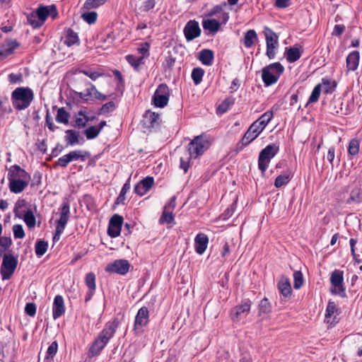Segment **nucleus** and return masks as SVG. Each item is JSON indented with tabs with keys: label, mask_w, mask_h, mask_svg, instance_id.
I'll return each mask as SVG.
<instances>
[{
	"label": "nucleus",
	"mask_w": 362,
	"mask_h": 362,
	"mask_svg": "<svg viewBox=\"0 0 362 362\" xmlns=\"http://www.w3.org/2000/svg\"><path fill=\"white\" fill-rule=\"evenodd\" d=\"M336 86L337 83L335 81H331L328 79H322V83L321 84V87H322L325 93L333 91Z\"/></svg>",
	"instance_id": "nucleus-50"
},
{
	"label": "nucleus",
	"mask_w": 362,
	"mask_h": 362,
	"mask_svg": "<svg viewBox=\"0 0 362 362\" xmlns=\"http://www.w3.org/2000/svg\"><path fill=\"white\" fill-rule=\"evenodd\" d=\"M321 90V84L317 85L312 91L309 98V103H315L318 100Z\"/></svg>",
	"instance_id": "nucleus-53"
},
{
	"label": "nucleus",
	"mask_w": 362,
	"mask_h": 362,
	"mask_svg": "<svg viewBox=\"0 0 362 362\" xmlns=\"http://www.w3.org/2000/svg\"><path fill=\"white\" fill-rule=\"evenodd\" d=\"M118 325L119 321L117 319H115L107 324L92 344V356L98 354L105 347L110 339L114 335Z\"/></svg>",
	"instance_id": "nucleus-3"
},
{
	"label": "nucleus",
	"mask_w": 362,
	"mask_h": 362,
	"mask_svg": "<svg viewBox=\"0 0 362 362\" xmlns=\"http://www.w3.org/2000/svg\"><path fill=\"white\" fill-rule=\"evenodd\" d=\"M42 174L39 171H35L33 173V178L30 182L31 187H38L41 184Z\"/></svg>",
	"instance_id": "nucleus-56"
},
{
	"label": "nucleus",
	"mask_w": 362,
	"mask_h": 362,
	"mask_svg": "<svg viewBox=\"0 0 362 362\" xmlns=\"http://www.w3.org/2000/svg\"><path fill=\"white\" fill-rule=\"evenodd\" d=\"M292 177V173L291 171L287 170L284 173L279 175L274 181V186L277 188L281 187L289 182Z\"/></svg>",
	"instance_id": "nucleus-35"
},
{
	"label": "nucleus",
	"mask_w": 362,
	"mask_h": 362,
	"mask_svg": "<svg viewBox=\"0 0 362 362\" xmlns=\"http://www.w3.org/2000/svg\"><path fill=\"white\" fill-rule=\"evenodd\" d=\"M92 98L100 101H104L107 99V95L105 93L99 92L93 86H92Z\"/></svg>",
	"instance_id": "nucleus-60"
},
{
	"label": "nucleus",
	"mask_w": 362,
	"mask_h": 362,
	"mask_svg": "<svg viewBox=\"0 0 362 362\" xmlns=\"http://www.w3.org/2000/svg\"><path fill=\"white\" fill-rule=\"evenodd\" d=\"M13 235L16 239H22L25 237V232L22 225L15 224L13 228Z\"/></svg>",
	"instance_id": "nucleus-51"
},
{
	"label": "nucleus",
	"mask_w": 362,
	"mask_h": 362,
	"mask_svg": "<svg viewBox=\"0 0 362 362\" xmlns=\"http://www.w3.org/2000/svg\"><path fill=\"white\" fill-rule=\"evenodd\" d=\"M226 6V3L222 4L216 5L214 6L208 13L206 14L208 17H212L220 14L218 17L222 23H226L229 19V14L227 12L223 11V7Z\"/></svg>",
	"instance_id": "nucleus-23"
},
{
	"label": "nucleus",
	"mask_w": 362,
	"mask_h": 362,
	"mask_svg": "<svg viewBox=\"0 0 362 362\" xmlns=\"http://www.w3.org/2000/svg\"><path fill=\"white\" fill-rule=\"evenodd\" d=\"M362 202V189L355 186L350 192L349 198L346 201V204H358Z\"/></svg>",
	"instance_id": "nucleus-30"
},
{
	"label": "nucleus",
	"mask_w": 362,
	"mask_h": 362,
	"mask_svg": "<svg viewBox=\"0 0 362 362\" xmlns=\"http://www.w3.org/2000/svg\"><path fill=\"white\" fill-rule=\"evenodd\" d=\"M359 151V141L356 139H353L350 141L348 148V152L351 156H355L358 153Z\"/></svg>",
	"instance_id": "nucleus-46"
},
{
	"label": "nucleus",
	"mask_w": 362,
	"mask_h": 362,
	"mask_svg": "<svg viewBox=\"0 0 362 362\" xmlns=\"http://www.w3.org/2000/svg\"><path fill=\"white\" fill-rule=\"evenodd\" d=\"M58 350V343L57 341H54L49 346L46 355L45 357V362H52L54 360V357L56 356Z\"/></svg>",
	"instance_id": "nucleus-38"
},
{
	"label": "nucleus",
	"mask_w": 362,
	"mask_h": 362,
	"mask_svg": "<svg viewBox=\"0 0 362 362\" xmlns=\"http://www.w3.org/2000/svg\"><path fill=\"white\" fill-rule=\"evenodd\" d=\"M209 238L204 233H199L194 239L195 251L199 255H202L208 245Z\"/></svg>",
	"instance_id": "nucleus-24"
},
{
	"label": "nucleus",
	"mask_w": 362,
	"mask_h": 362,
	"mask_svg": "<svg viewBox=\"0 0 362 362\" xmlns=\"http://www.w3.org/2000/svg\"><path fill=\"white\" fill-rule=\"evenodd\" d=\"M19 46L20 43L16 40H6L4 44L0 45V61L12 54Z\"/></svg>",
	"instance_id": "nucleus-17"
},
{
	"label": "nucleus",
	"mask_w": 362,
	"mask_h": 362,
	"mask_svg": "<svg viewBox=\"0 0 362 362\" xmlns=\"http://www.w3.org/2000/svg\"><path fill=\"white\" fill-rule=\"evenodd\" d=\"M273 117V112L272 111H267L264 112L258 119H257L255 122L262 129L264 130L268 123L271 121Z\"/></svg>",
	"instance_id": "nucleus-37"
},
{
	"label": "nucleus",
	"mask_w": 362,
	"mask_h": 362,
	"mask_svg": "<svg viewBox=\"0 0 362 362\" xmlns=\"http://www.w3.org/2000/svg\"><path fill=\"white\" fill-rule=\"evenodd\" d=\"M126 59L135 69H138L144 64V57H136L133 54L127 55Z\"/></svg>",
	"instance_id": "nucleus-43"
},
{
	"label": "nucleus",
	"mask_w": 362,
	"mask_h": 362,
	"mask_svg": "<svg viewBox=\"0 0 362 362\" xmlns=\"http://www.w3.org/2000/svg\"><path fill=\"white\" fill-rule=\"evenodd\" d=\"M27 22L36 29L40 28L45 22L48 16L53 20L58 18L59 13L55 4L49 6L40 5L35 11L30 13H25Z\"/></svg>",
	"instance_id": "nucleus-1"
},
{
	"label": "nucleus",
	"mask_w": 362,
	"mask_h": 362,
	"mask_svg": "<svg viewBox=\"0 0 362 362\" xmlns=\"http://www.w3.org/2000/svg\"><path fill=\"white\" fill-rule=\"evenodd\" d=\"M284 68L279 62L271 64L262 70V78L266 86H269L278 81Z\"/></svg>",
	"instance_id": "nucleus-4"
},
{
	"label": "nucleus",
	"mask_w": 362,
	"mask_h": 362,
	"mask_svg": "<svg viewBox=\"0 0 362 362\" xmlns=\"http://www.w3.org/2000/svg\"><path fill=\"white\" fill-rule=\"evenodd\" d=\"M199 59L206 66H209L214 60V52L211 49H204L199 52Z\"/></svg>",
	"instance_id": "nucleus-33"
},
{
	"label": "nucleus",
	"mask_w": 362,
	"mask_h": 362,
	"mask_svg": "<svg viewBox=\"0 0 362 362\" xmlns=\"http://www.w3.org/2000/svg\"><path fill=\"white\" fill-rule=\"evenodd\" d=\"M259 309L260 313H267L270 311V303L267 298L260 301Z\"/></svg>",
	"instance_id": "nucleus-59"
},
{
	"label": "nucleus",
	"mask_w": 362,
	"mask_h": 362,
	"mask_svg": "<svg viewBox=\"0 0 362 362\" xmlns=\"http://www.w3.org/2000/svg\"><path fill=\"white\" fill-rule=\"evenodd\" d=\"M23 220L29 228H33L36 224V218L31 209H28L25 212L23 215Z\"/></svg>",
	"instance_id": "nucleus-42"
},
{
	"label": "nucleus",
	"mask_w": 362,
	"mask_h": 362,
	"mask_svg": "<svg viewBox=\"0 0 362 362\" xmlns=\"http://www.w3.org/2000/svg\"><path fill=\"white\" fill-rule=\"evenodd\" d=\"M35 98L30 87H18L12 93L11 100L15 110L21 111L28 108Z\"/></svg>",
	"instance_id": "nucleus-2"
},
{
	"label": "nucleus",
	"mask_w": 362,
	"mask_h": 362,
	"mask_svg": "<svg viewBox=\"0 0 362 362\" xmlns=\"http://www.w3.org/2000/svg\"><path fill=\"white\" fill-rule=\"evenodd\" d=\"M278 151L279 147L276 144L268 145L262 150L259 156L258 166L262 173L266 171L271 159L275 156Z\"/></svg>",
	"instance_id": "nucleus-8"
},
{
	"label": "nucleus",
	"mask_w": 362,
	"mask_h": 362,
	"mask_svg": "<svg viewBox=\"0 0 362 362\" xmlns=\"http://www.w3.org/2000/svg\"><path fill=\"white\" fill-rule=\"evenodd\" d=\"M264 35L267 44V55L272 59L276 54L275 50L279 47V41L277 35L270 28H264Z\"/></svg>",
	"instance_id": "nucleus-9"
},
{
	"label": "nucleus",
	"mask_w": 362,
	"mask_h": 362,
	"mask_svg": "<svg viewBox=\"0 0 362 362\" xmlns=\"http://www.w3.org/2000/svg\"><path fill=\"white\" fill-rule=\"evenodd\" d=\"M183 32L187 41L189 42L199 37L202 30L197 21L190 20L185 25Z\"/></svg>",
	"instance_id": "nucleus-12"
},
{
	"label": "nucleus",
	"mask_w": 362,
	"mask_h": 362,
	"mask_svg": "<svg viewBox=\"0 0 362 362\" xmlns=\"http://www.w3.org/2000/svg\"><path fill=\"white\" fill-rule=\"evenodd\" d=\"M30 180L24 179H15L8 180V187L11 192L14 194H19L22 192L28 185Z\"/></svg>",
	"instance_id": "nucleus-21"
},
{
	"label": "nucleus",
	"mask_w": 362,
	"mask_h": 362,
	"mask_svg": "<svg viewBox=\"0 0 362 362\" xmlns=\"http://www.w3.org/2000/svg\"><path fill=\"white\" fill-rule=\"evenodd\" d=\"M69 113L64 107L59 108L56 115V121L59 123L67 124L69 123Z\"/></svg>",
	"instance_id": "nucleus-40"
},
{
	"label": "nucleus",
	"mask_w": 362,
	"mask_h": 362,
	"mask_svg": "<svg viewBox=\"0 0 362 362\" xmlns=\"http://www.w3.org/2000/svg\"><path fill=\"white\" fill-rule=\"evenodd\" d=\"M204 70L202 68H194L192 72V78L196 85H198L202 81Z\"/></svg>",
	"instance_id": "nucleus-45"
},
{
	"label": "nucleus",
	"mask_w": 362,
	"mask_h": 362,
	"mask_svg": "<svg viewBox=\"0 0 362 362\" xmlns=\"http://www.w3.org/2000/svg\"><path fill=\"white\" fill-rule=\"evenodd\" d=\"M78 13L81 18L90 25V0H86L83 6L79 9Z\"/></svg>",
	"instance_id": "nucleus-34"
},
{
	"label": "nucleus",
	"mask_w": 362,
	"mask_h": 362,
	"mask_svg": "<svg viewBox=\"0 0 362 362\" xmlns=\"http://www.w3.org/2000/svg\"><path fill=\"white\" fill-rule=\"evenodd\" d=\"M8 180L24 179L30 180V175L24 169L15 164L11 166L7 175Z\"/></svg>",
	"instance_id": "nucleus-18"
},
{
	"label": "nucleus",
	"mask_w": 362,
	"mask_h": 362,
	"mask_svg": "<svg viewBox=\"0 0 362 362\" xmlns=\"http://www.w3.org/2000/svg\"><path fill=\"white\" fill-rule=\"evenodd\" d=\"M278 288L284 297H288L291 295V286L289 279L286 276H281L280 279L278 282Z\"/></svg>",
	"instance_id": "nucleus-29"
},
{
	"label": "nucleus",
	"mask_w": 362,
	"mask_h": 362,
	"mask_svg": "<svg viewBox=\"0 0 362 362\" xmlns=\"http://www.w3.org/2000/svg\"><path fill=\"white\" fill-rule=\"evenodd\" d=\"M64 43L69 47L74 45H78L79 38L77 33L74 32L71 28H67L65 30Z\"/></svg>",
	"instance_id": "nucleus-31"
},
{
	"label": "nucleus",
	"mask_w": 362,
	"mask_h": 362,
	"mask_svg": "<svg viewBox=\"0 0 362 362\" xmlns=\"http://www.w3.org/2000/svg\"><path fill=\"white\" fill-rule=\"evenodd\" d=\"M89 119L90 118L87 115L86 112L85 111L80 110L77 114H76L75 119L71 122V125L78 128L84 127Z\"/></svg>",
	"instance_id": "nucleus-27"
},
{
	"label": "nucleus",
	"mask_w": 362,
	"mask_h": 362,
	"mask_svg": "<svg viewBox=\"0 0 362 362\" xmlns=\"http://www.w3.org/2000/svg\"><path fill=\"white\" fill-rule=\"evenodd\" d=\"M106 122L101 121L98 126H92V139L96 137L100 133V130L105 126Z\"/></svg>",
	"instance_id": "nucleus-63"
},
{
	"label": "nucleus",
	"mask_w": 362,
	"mask_h": 362,
	"mask_svg": "<svg viewBox=\"0 0 362 362\" xmlns=\"http://www.w3.org/2000/svg\"><path fill=\"white\" fill-rule=\"evenodd\" d=\"M71 162L69 154H66L62 157L59 158L56 163L57 165H59L62 168H66L68 164Z\"/></svg>",
	"instance_id": "nucleus-61"
},
{
	"label": "nucleus",
	"mask_w": 362,
	"mask_h": 362,
	"mask_svg": "<svg viewBox=\"0 0 362 362\" xmlns=\"http://www.w3.org/2000/svg\"><path fill=\"white\" fill-rule=\"evenodd\" d=\"M286 59L289 62H295L301 56L300 50L297 47H291L287 50Z\"/></svg>",
	"instance_id": "nucleus-41"
},
{
	"label": "nucleus",
	"mask_w": 362,
	"mask_h": 362,
	"mask_svg": "<svg viewBox=\"0 0 362 362\" xmlns=\"http://www.w3.org/2000/svg\"><path fill=\"white\" fill-rule=\"evenodd\" d=\"M202 27L204 30H209L212 34H215L220 30L221 23L215 18H209L203 20Z\"/></svg>",
	"instance_id": "nucleus-28"
},
{
	"label": "nucleus",
	"mask_w": 362,
	"mask_h": 362,
	"mask_svg": "<svg viewBox=\"0 0 362 362\" xmlns=\"http://www.w3.org/2000/svg\"><path fill=\"white\" fill-rule=\"evenodd\" d=\"M149 320L148 310L146 307L141 308L136 317L134 325V330L136 334H141L143 332V327H145Z\"/></svg>",
	"instance_id": "nucleus-11"
},
{
	"label": "nucleus",
	"mask_w": 362,
	"mask_h": 362,
	"mask_svg": "<svg viewBox=\"0 0 362 362\" xmlns=\"http://www.w3.org/2000/svg\"><path fill=\"white\" fill-rule=\"evenodd\" d=\"M115 108V104L110 101L104 104L100 109L99 114L104 115L112 112Z\"/></svg>",
	"instance_id": "nucleus-54"
},
{
	"label": "nucleus",
	"mask_w": 362,
	"mask_h": 362,
	"mask_svg": "<svg viewBox=\"0 0 362 362\" xmlns=\"http://www.w3.org/2000/svg\"><path fill=\"white\" fill-rule=\"evenodd\" d=\"M65 141H66V146H74L78 144L79 135L73 129H67L66 132Z\"/></svg>",
	"instance_id": "nucleus-36"
},
{
	"label": "nucleus",
	"mask_w": 362,
	"mask_h": 362,
	"mask_svg": "<svg viewBox=\"0 0 362 362\" xmlns=\"http://www.w3.org/2000/svg\"><path fill=\"white\" fill-rule=\"evenodd\" d=\"M232 103H233L230 100H225L221 105H218L217 108L218 112L221 113L226 112L228 110L229 106L232 105Z\"/></svg>",
	"instance_id": "nucleus-64"
},
{
	"label": "nucleus",
	"mask_w": 362,
	"mask_h": 362,
	"mask_svg": "<svg viewBox=\"0 0 362 362\" xmlns=\"http://www.w3.org/2000/svg\"><path fill=\"white\" fill-rule=\"evenodd\" d=\"M130 189L129 181H127L122 187L121 192L117 199V204H123L125 199V194Z\"/></svg>",
	"instance_id": "nucleus-49"
},
{
	"label": "nucleus",
	"mask_w": 362,
	"mask_h": 362,
	"mask_svg": "<svg viewBox=\"0 0 362 362\" xmlns=\"http://www.w3.org/2000/svg\"><path fill=\"white\" fill-rule=\"evenodd\" d=\"M360 54L358 51L351 52L346 57L347 71H355L358 66Z\"/></svg>",
	"instance_id": "nucleus-26"
},
{
	"label": "nucleus",
	"mask_w": 362,
	"mask_h": 362,
	"mask_svg": "<svg viewBox=\"0 0 362 362\" xmlns=\"http://www.w3.org/2000/svg\"><path fill=\"white\" fill-rule=\"evenodd\" d=\"M8 81L11 83H20L23 82V74L21 73L14 74L11 73L8 76Z\"/></svg>",
	"instance_id": "nucleus-58"
},
{
	"label": "nucleus",
	"mask_w": 362,
	"mask_h": 362,
	"mask_svg": "<svg viewBox=\"0 0 362 362\" xmlns=\"http://www.w3.org/2000/svg\"><path fill=\"white\" fill-rule=\"evenodd\" d=\"M263 130L254 122L244 134L240 144L242 146H247L254 141Z\"/></svg>",
	"instance_id": "nucleus-16"
},
{
	"label": "nucleus",
	"mask_w": 362,
	"mask_h": 362,
	"mask_svg": "<svg viewBox=\"0 0 362 362\" xmlns=\"http://www.w3.org/2000/svg\"><path fill=\"white\" fill-rule=\"evenodd\" d=\"M130 268L129 262L126 259H117L109 264L106 270L111 273H115L120 275L126 274Z\"/></svg>",
	"instance_id": "nucleus-14"
},
{
	"label": "nucleus",
	"mask_w": 362,
	"mask_h": 362,
	"mask_svg": "<svg viewBox=\"0 0 362 362\" xmlns=\"http://www.w3.org/2000/svg\"><path fill=\"white\" fill-rule=\"evenodd\" d=\"M251 308V302L247 300L241 303L240 305L234 307L230 313L231 320L234 322H239L243 317L247 315Z\"/></svg>",
	"instance_id": "nucleus-13"
},
{
	"label": "nucleus",
	"mask_w": 362,
	"mask_h": 362,
	"mask_svg": "<svg viewBox=\"0 0 362 362\" xmlns=\"http://www.w3.org/2000/svg\"><path fill=\"white\" fill-rule=\"evenodd\" d=\"M161 120L158 113L148 110L144 115V122L148 128L158 127Z\"/></svg>",
	"instance_id": "nucleus-22"
},
{
	"label": "nucleus",
	"mask_w": 362,
	"mask_h": 362,
	"mask_svg": "<svg viewBox=\"0 0 362 362\" xmlns=\"http://www.w3.org/2000/svg\"><path fill=\"white\" fill-rule=\"evenodd\" d=\"M174 221V216L171 211L163 210L162 216L160 218V223H171Z\"/></svg>",
	"instance_id": "nucleus-52"
},
{
	"label": "nucleus",
	"mask_w": 362,
	"mask_h": 362,
	"mask_svg": "<svg viewBox=\"0 0 362 362\" xmlns=\"http://www.w3.org/2000/svg\"><path fill=\"white\" fill-rule=\"evenodd\" d=\"M293 286L296 289H299L303 284V277L301 272L296 271L293 273Z\"/></svg>",
	"instance_id": "nucleus-48"
},
{
	"label": "nucleus",
	"mask_w": 362,
	"mask_h": 362,
	"mask_svg": "<svg viewBox=\"0 0 362 362\" xmlns=\"http://www.w3.org/2000/svg\"><path fill=\"white\" fill-rule=\"evenodd\" d=\"M18 266V257L13 254H4L2 258L0 273L3 281L11 278Z\"/></svg>",
	"instance_id": "nucleus-5"
},
{
	"label": "nucleus",
	"mask_w": 362,
	"mask_h": 362,
	"mask_svg": "<svg viewBox=\"0 0 362 362\" xmlns=\"http://www.w3.org/2000/svg\"><path fill=\"white\" fill-rule=\"evenodd\" d=\"M170 91L166 84H160L153 96V103L157 107H165L169 100Z\"/></svg>",
	"instance_id": "nucleus-10"
},
{
	"label": "nucleus",
	"mask_w": 362,
	"mask_h": 362,
	"mask_svg": "<svg viewBox=\"0 0 362 362\" xmlns=\"http://www.w3.org/2000/svg\"><path fill=\"white\" fill-rule=\"evenodd\" d=\"M68 154H69L71 162L74 161V160H77L79 159H81V160H84L85 157L89 156L88 152H86L85 155H83L81 151H73L69 152Z\"/></svg>",
	"instance_id": "nucleus-47"
},
{
	"label": "nucleus",
	"mask_w": 362,
	"mask_h": 362,
	"mask_svg": "<svg viewBox=\"0 0 362 362\" xmlns=\"http://www.w3.org/2000/svg\"><path fill=\"white\" fill-rule=\"evenodd\" d=\"M48 248V243L44 240H37L35 245V254L38 257L44 255Z\"/></svg>",
	"instance_id": "nucleus-39"
},
{
	"label": "nucleus",
	"mask_w": 362,
	"mask_h": 362,
	"mask_svg": "<svg viewBox=\"0 0 362 362\" xmlns=\"http://www.w3.org/2000/svg\"><path fill=\"white\" fill-rule=\"evenodd\" d=\"M257 40V35L255 30H249L244 34L243 42L247 48H250Z\"/></svg>",
	"instance_id": "nucleus-32"
},
{
	"label": "nucleus",
	"mask_w": 362,
	"mask_h": 362,
	"mask_svg": "<svg viewBox=\"0 0 362 362\" xmlns=\"http://www.w3.org/2000/svg\"><path fill=\"white\" fill-rule=\"evenodd\" d=\"M12 110L8 105V100L7 98L1 99L0 98V119L3 117L6 113L11 112Z\"/></svg>",
	"instance_id": "nucleus-44"
},
{
	"label": "nucleus",
	"mask_w": 362,
	"mask_h": 362,
	"mask_svg": "<svg viewBox=\"0 0 362 362\" xmlns=\"http://www.w3.org/2000/svg\"><path fill=\"white\" fill-rule=\"evenodd\" d=\"M13 244L11 237L0 236V247L10 248Z\"/></svg>",
	"instance_id": "nucleus-62"
},
{
	"label": "nucleus",
	"mask_w": 362,
	"mask_h": 362,
	"mask_svg": "<svg viewBox=\"0 0 362 362\" xmlns=\"http://www.w3.org/2000/svg\"><path fill=\"white\" fill-rule=\"evenodd\" d=\"M65 305L64 298L61 295H57L52 305V316L54 320H57L62 316L65 313Z\"/></svg>",
	"instance_id": "nucleus-19"
},
{
	"label": "nucleus",
	"mask_w": 362,
	"mask_h": 362,
	"mask_svg": "<svg viewBox=\"0 0 362 362\" xmlns=\"http://www.w3.org/2000/svg\"><path fill=\"white\" fill-rule=\"evenodd\" d=\"M61 214L60 218L57 222L56 227L64 230L66 225L69 221V215L70 213L69 204L67 202H64L60 208Z\"/></svg>",
	"instance_id": "nucleus-20"
},
{
	"label": "nucleus",
	"mask_w": 362,
	"mask_h": 362,
	"mask_svg": "<svg viewBox=\"0 0 362 362\" xmlns=\"http://www.w3.org/2000/svg\"><path fill=\"white\" fill-rule=\"evenodd\" d=\"M330 292L334 295L341 297L345 296V286L344 283V272L334 269L330 274Z\"/></svg>",
	"instance_id": "nucleus-7"
},
{
	"label": "nucleus",
	"mask_w": 362,
	"mask_h": 362,
	"mask_svg": "<svg viewBox=\"0 0 362 362\" xmlns=\"http://www.w3.org/2000/svg\"><path fill=\"white\" fill-rule=\"evenodd\" d=\"M123 223V218L118 215L115 214L110 220L107 233L112 238H116L119 235Z\"/></svg>",
	"instance_id": "nucleus-15"
},
{
	"label": "nucleus",
	"mask_w": 362,
	"mask_h": 362,
	"mask_svg": "<svg viewBox=\"0 0 362 362\" xmlns=\"http://www.w3.org/2000/svg\"><path fill=\"white\" fill-rule=\"evenodd\" d=\"M37 306L34 303H27L25 307V313L30 316L34 317L36 314Z\"/></svg>",
	"instance_id": "nucleus-55"
},
{
	"label": "nucleus",
	"mask_w": 362,
	"mask_h": 362,
	"mask_svg": "<svg viewBox=\"0 0 362 362\" xmlns=\"http://www.w3.org/2000/svg\"><path fill=\"white\" fill-rule=\"evenodd\" d=\"M210 143L203 135L196 136L188 145L190 158H197L209 148Z\"/></svg>",
	"instance_id": "nucleus-6"
},
{
	"label": "nucleus",
	"mask_w": 362,
	"mask_h": 362,
	"mask_svg": "<svg viewBox=\"0 0 362 362\" xmlns=\"http://www.w3.org/2000/svg\"><path fill=\"white\" fill-rule=\"evenodd\" d=\"M339 312L334 302L329 301L326 312L325 321L330 325H334L336 323V317L338 315Z\"/></svg>",
	"instance_id": "nucleus-25"
},
{
	"label": "nucleus",
	"mask_w": 362,
	"mask_h": 362,
	"mask_svg": "<svg viewBox=\"0 0 362 362\" xmlns=\"http://www.w3.org/2000/svg\"><path fill=\"white\" fill-rule=\"evenodd\" d=\"M139 183L148 192L153 185L154 180L152 177H147L140 181Z\"/></svg>",
	"instance_id": "nucleus-57"
}]
</instances>
